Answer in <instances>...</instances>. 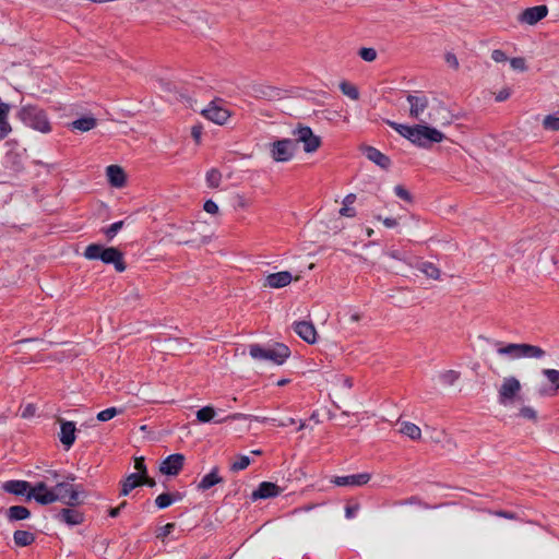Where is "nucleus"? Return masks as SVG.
Segmentation results:
<instances>
[{
    "instance_id": "obj_60",
    "label": "nucleus",
    "mask_w": 559,
    "mask_h": 559,
    "mask_svg": "<svg viewBox=\"0 0 559 559\" xmlns=\"http://www.w3.org/2000/svg\"><path fill=\"white\" fill-rule=\"evenodd\" d=\"M382 222H383L384 226L388 228H393L397 225V221L392 217H386V218L382 219Z\"/></svg>"
},
{
    "instance_id": "obj_38",
    "label": "nucleus",
    "mask_w": 559,
    "mask_h": 559,
    "mask_svg": "<svg viewBox=\"0 0 559 559\" xmlns=\"http://www.w3.org/2000/svg\"><path fill=\"white\" fill-rule=\"evenodd\" d=\"M121 413H122L121 409H118L116 407H109V408H106V409L99 412L97 414V419L99 421H107Z\"/></svg>"
},
{
    "instance_id": "obj_41",
    "label": "nucleus",
    "mask_w": 559,
    "mask_h": 559,
    "mask_svg": "<svg viewBox=\"0 0 559 559\" xmlns=\"http://www.w3.org/2000/svg\"><path fill=\"white\" fill-rule=\"evenodd\" d=\"M358 55L362 60L367 62H372L377 58V51L373 48L364 47L359 50Z\"/></svg>"
},
{
    "instance_id": "obj_5",
    "label": "nucleus",
    "mask_w": 559,
    "mask_h": 559,
    "mask_svg": "<svg viewBox=\"0 0 559 559\" xmlns=\"http://www.w3.org/2000/svg\"><path fill=\"white\" fill-rule=\"evenodd\" d=\"M83 254L87 260H100L106 264H114L118 272H123L126 270L123 254L117 248H104L102 245L91 243L85 248Z\"/></svg>"
},
{
    "instance_id": "obj_45",
    "label": "nucleus",
    "mask_w": 559,
    "mask_h": 559,
    "mask_svg": "<svg viewBox=\"0 0 559 559\" xmlns=\"http://www.w3.org/2000/svg\"><path fill=\"white\" fill-rule=\"evenodd\" d=\"M123 226V222L122 221H119V222H115L112 223L106 230H105V234L108 238H114L117 233L122 228Z\"/></svg>"
},
{
    "instance_id": "obj_39",
    "label": "nucleus",
    "mask_w": 559,
    "mask_h": 559,
    "mask_svg": "<svg viewBox=\"0 0 559 559\" xmlns=\"http://www.w3.org/2000/svg\"><path fill=\"white\" fill-rule=\"evenodd\" d=\"M543 126L547 130H559V117L548 115L544 118Z\"/></svg>"
},
{
    "instance_id": "obj_28",
    "label": "nucleus",
    "mask_w": 559,
    "mask_h": 559,
    "mask_svg": "<svg viewBox=\"0 0 559 559\" xmlns=\"http://www.w3.org/2000/svg\"><path fill=\"white\" fill-rule=\"evenodd\" d=\"M400 428V432L407 436L412 440H419L421 438V430L420 428L409 421H402Z\"/></svg>"
},
{
    "instance_id": "obj_46",
    "label": "nucleus",
    "mask_w": 559,
    "mask_h": 559,
    "mask_svg": "<svg viewBox=\"0 0 559 559\" xmlns=\"http://www.w3.org/2000/svg\"><path fill=\"white\" fill-rule=\"evenodd\" d=\"M175 528V524L174 523H167L166 525L162 526L157 534H156V537L164 540Z\"/></svg>"
},
{
    "instance_id": "obj_24",
    "label": "nucleus",
    "mask_w": 559,
    "mask_h": 559,
    "mask_svg": "<svg viewBox=\"0 0 559 559\" xmlns=\"http://www.w3.org/2000/svg\"><path fill=\"white\" fill-rule=\"evenodd\" d=\"M545 356V350L536 345L531 344H520V358H543Z\"/></svg>"
},
{
    "instance_id": "obj_40",
    "label": "nucleus",
    "mask_w": 559,
    "mask_h": 559,
    "mask_svg": "<svg viewBox=\"0 0 559 559\" xmlns=\"http://www.w3.org/2000/svg\"><path fill=\"white\" fill-rule=\"evenodd\" d=\"M250 464V459L247 455H240L233 464L231 469L234 472L242 471L247 468Z\"/></svg>"
},
{
    "instance_id": "obj_53",
    "label": "nucleus",
    "mask_w": 559,
    "mask_h": 559,
    "mask_svg": "<svg viewBox=\"0 0 559 559\" xmlns=\"http://www.w3.org/2000/svg\"><path fill=\"white\" fill-rule=\"evenodd\" d=\"M255 95L259 97L269 98L273 96L274 91L270 87L255 90Z\"/></svg>"
},
{
    "instance_id": "obj_26",
    "label": "nucleus",
    "mask_w": 559,
    "mask_h": 559,
    "mask_svg": "<svg viewBox=\"0 0 559 559\" xmlns=\"http://www.w3.org/2000/svg\"><path fill=\"white\" fill-rule=\"evenodd\" d=\"M222 480V477L218 476V469L217 467H215L209 474L202 477L198 485V488L202 490H207L215 486L216 484H219Z\"/></svg>"
},
{
    "instance_id": "obj_17",
    "label": "nucleus",
    "mask_w": 559,
    "mask_h": 559,
    "mask_svg": "<svg viewBox=\"0 0 559 559\" xmlns=\"http://www.w3.org/2000/svg\"><path fill=\"white\" fill-rule=\"evenodd\" d=\"M280 493L281 489L276 484L270 481H262L259 485L258 489L252 492V499H269L276 497Z\"/></svg>"
},
{
    "instance_id": "obj_50",
    "label": "nucleus",
    "mask_w": 559,
    "mask_h": 559,
    "mask_svg": "<svg viewBox=\"0 0 559 559\" xmlns=\"http://www.w3.org/2000/svg\"><path fill=\"white\" fill-rule=\"evenodd\" d=\"M491 58L495 62H504L507 61V55L501 49H495L491 52Z\"/></svg>"
},
{
    "instance_id": "obj_34",
    "label": "nucleus",
    "mask_w": 559,
    "mask_h": 559,
    "mask_svg": "<svg viewBox=\"0 0 559 559\" xmlns=\"http://www.w3.org/2000/svg\"><path fill=\"white\" fill-rule=\"evenodd\" d=\"M460 372L456 370H447L439 374V380L443 385H453L460 379Z\"/></svg>"
},
{
    "instance_id": "obj_20",
    "label": "nucleus",
    "mask_w": 559,
    "mask_h": 559,
    "mask_svg": "<svg viewBox=\"0 0 559 559\" xmlns=\"http://www.w3.org/2000/svg\"><path fill=\"white\" fill-rule=\"evenodd\" d=\"M366 157L374 163L376 165L380 166L383 169H386L391 165L390 158L381 153L378 148L372 146H367L364 150Z\"/></svg>"
},
{
    "instance_id": "obj_23",
    "label": "nucleus",
    "mask_w": 559,
    "mask_h": 559,
    "mask_svg": "<svg viewBox=\"0 0 559 559\" xmlns=\"http://www.w3.org/2000/svg\"><path fill=\"white\" fill-rule=\"evenodd\" d=\"M96 124H97V120L92 116H87V117H82V118H79V119L72 121L70 127L73 130H78L81 132H87V131L94 129L96 127Z\"/></svg>"
},
{
    "instance_id": "obj_19",
    "label": "nucleus",
    "mask_w": 559,
    "mask_h": 559,
    "mask_svg": "<svg viewBox=\"0 0 559 559\" xmlns=\"http://www.w3.org/2000/svg\"><path fill=\"white\" fill-rule=\"evenodd\" d=\"M75 430L73 421L61 423L59 439L67 449H70L75 441Z\"/></svg>"
},
{
    "instance_id": "obj_7",
    "label": "nucleus",
    "mask_w": 559,
    "mask_h": 559,
    "mask_svg": "<svg viewBox=\"0 0 559 559\" xmlns=\"http://www.w3.org/2000/svg\"><path fill=\"white\" fill-rule=\"evenodd\" d=\"M294 143H301L306 153H314L321 146V138L310 127L299 124L293 130Z\"/></svg>"
},
{
    "instance_id": "obj_18",
    "label": "nucleus",
    "mask_w": 559,
    "mask_h": 559,
    "mask_svg": "<svg viewBox=\"0 0 559 559\" xmlns=\"http://www.w3.org/2000/svg\"><path fill=\"white\" fill-rule=\"evenodd\" d=\"M56 518L70 525V526H74V525H79L83 522L84 520V516H83V513L80 512L79 510H75V509H71V508H64L62 509L57 515Z\"/></svg>"
},
{
    "instance_id": "obj_31",
    "label": "nucleus",
    "mask_w": 559,
    "mask_h": 559,
    "mask_svg": "<svg viewBox=\"0 0 559 559\" xmlns=\"http://www.w3.org/2000/svg\"><path fill=\"white\" fill-rule=\"evenodd\" d=\"M418 269L429 278L438 280L440 277V270L431 262H421Z\"/></svg>"
},
{
    "instance_id": "obj_51",
    "label": "nucleus",
    "mask_w": 559,
    "mask_h": 559,
    "mask_svg": "<svg viewBox=\"0 0 559 559\" xmlns=\"http://www.w3.org/2000/svg\"><path fill=\"white\" fill-rule=\"evenodd\" d=\"M445 62L455 70L459 68V60L454 53L448 52L445 55Z\"/></svg>"
},
{
    "instance_id": "obj_1",
    "label": "nucleus",
    "mask_w": 559,
    "mask_h": 559,
    "mask_svg": "<svg viewBox=\"0 0 559 559\" xmlns=\"http://www.w3.org/2000/svg\"><path fill=\"white\" fill-rule=\"evenodd\" d=\"M409 117L426 124H448L450 123L448 109L439 102L433 104L424 94H408Z\"/></svg>"
},
{
    "instance_id": "obj_33",
    "label": "nucleus",
    "mask_w": 559,
    "mask_h": 559,
    "mask_svg": "<svg viewBox=\"0 0 559 559\" xmlns=\"http://www.w3.org/2000/svg\"><path fill=\"white\" fill-rule=\"evenodd\" d=\"M542 373L551 383L552 394L559 390V370L557 369H543Z\"/></svg>"
},
{
    "instance_id": "obj_54",
    "label": "nucleus",
    "mask_w": 559,
    "mask_h": 559,
    "mask_svg": "<svg viewBox=\"0 0 559 559\" xmlns=\"http://www.w3.org/2000/svg\"><path fill=\"white\" fill-rule=\"evenodd\" d=\"M511 95V92L509 88H502L501 91H499L496 95V100L497 102H504L507 100Z\"/></svg>"
},
{
    "instance_id": "obj_30",
    "label": "nucleus",
    "mask_w": 559,
    "mask_h": 559,
    "mask_svg": "<svg viewBox=\"0 0 559 559\" xmlns=\"http://www.w3.org/2000/svg\"><path fill=\"white\" fill-rule=\"evenodd\" d=\"M182 498L180 492L171 493H162L157 496L155 499L156 507L158 509L168 508L173 502L180 500Z\"/></svg>"
},
{
    "instance_id": "obj_52",
    "label": "nucleus",
    "mask_w": 559,
    "mask_h": 559,
    "mask_svg": "<svg viewBox=\"0 0 559 559\" xmlns=\"http://www.w3.org/2000/svg\"><path fill=\"white\" fill-rule=\"evenodd\" d=\"M35 412H36V407H35V405H33V404H27V405L24 407V409L22 411L21 416H22L23 418H29V417H32V416H34V415H35Z\"/></svg>"
},
{
    "instance_id": "obj_8",
    "label": "nucleus",
    "mask_w": 559,
    "mask_h": 559,
    "mask_svg": "<svg viewBox=\"0 0 559 559\" xmlns=\"http://www.w3.org/2000/svg\"><path fill=\"white\" fill-rule=\"evenodd\" d=\"M522 385L515 377H507L503 379L498 390V402L500 405L508 406L514 402L520 393Z\"/></svg>"
},
{
    "instance_id": "obj_2",
    "label": "nucleus",
    "mask_w": 559,
    "mask_h": 559,
    "mask_svg": "<svg viewBox=\"0 0 559 559\" xmlns=\"http://www.w3.org/2000/svg\"><path fill=\"white\" fill-rule=\"evenodd\" d=\"M28 499H34L40 504H50L55 501H61L68 506L79 503V491L68 481H58L55 487L48 488L44 481L35 484L28 492Z\"/></svg>"
},
{
    "instance_id": "obj_63",
    "label": "nucleus",
    "mask_w": 559,
    "mask_h": 559,
    "mask_svg": "<svg viewBox=\"0 0 559 559\" xmlns=\"http://www.w3.org/2000/svg\"><path fill=\"white\" fill-rule=\"evenodd\" d=\"M295 424V419L294 418H288L287 420H282V421H278V426L280 427H287L289 425H294Z\"/></svg>"
},
{
    "instance_id": "obj_56",
    "label": "nucleus",
    "mask_w": 559,
    "mask_h": 559,
    "mask_svg": "<svg viewBox=\"0 0 559 559\" xmlns=\"http://www.w3.org/2000/svg\"><path fill=\"white\" fill-rule=\"evenodd\" d=\"M493 514L497 516H500V518L508 519V520H516L518 519V515L515 513L509 512V511H503V510L496 511V512H493Z\"/></svg>"
},
{
    "instance_id": "obj_36",
    "label": "nucleus",
    "mask_w": 559,
    "mask_h": 559,
    "mask_svg": "<svg viewBox=\"0 0 559 559\" xmlns=\"http://www.w3.org/2000/svg\"><path fill=\"white\" fill-rule=\"evenodd\" d=\"M222 181V174L219 170L212 168L206 174V183L210 188H217Z\"/></svg>"
},
{
    "instance_id": "obj_13",
    "label": "nucleus",
    "mask_w": 559,
    "mask_h": 559,
    "mask_svg": "<svg viewBox=\"0 0 559 559\" xmlns=\"http://www.w3.org/2000/svg\"><path fill=\"white\" fill-rule=\"evenodd\" d=\"M293 281V275L288 271L271 273L265 276L263 286L269 288H283L289 285Z\"/></svg>"
},
{
    "instance_id": "obj_21",
    "label": "nucleus",
    "mask_w": 559,
    "mask_h": 559,
    "mask_svg": "<svg viewBox=\"0 0 559 559\" xmlns=\"http://www.w3.org/2000/svg\"><path fill=\"white\" fill-rule=\"evenodd\" d=\"M2 488L12 495L23 496L26 493L28 496L33 487L26 480H9L3 484Z\"/></svg>"
},
{
    "instance_id": "obj_25",
    "label": "nucleus",
    "mask_w": 559,
    "mask_h": 559,
    "mask_svg": "<svg viewBox=\"0 0 559 559\" xmlns=\"http://www.w3.org/2000/svg\"><path fill=\"white\" fill-rule=\"evenodd\" d=\"M29 516V510L23 506H12L7 510V518L10 522L26 520Z\"/></svg>"
},
{
    "instance_id": "obj_3",
    "label": "nucleus",
    "mask_w": 559,
    "mask_h": 559,
    "mask_svg": "<svg viewBox=\"0 0 559 559\" xmlns=\"http://www.w3.org/2000/svg\"><path fill=\"white\" fill-rule=\"evenodd\" d=\"M386 123L400 135L419 147H430L432 143H440L444 139V134L436 128H431L430 124L419 123L416 126H407L390 120H388Z\"/></svg>"
},
{
    "instance_id": "obj_62",
    "label": "nucleus",
    "mask_w": 559,
    "mask_h": 559,
    "mask_svg": "<svg viewBox=\"0 0 559 559\" xmlns=\"http://www.w3.org/2000/svg\"><path fill=\"white\" fill-rule=\"evenodd\" d=\"M342 384L346 389H350L353 386V380L348 377L342 378Z\"/></svg>"
},
{
    "instance_id": "obj_9",
    "label": "nucleus",
    "mask_w": 559,
    "mask_h": 559,
    "mask_svg": "<svg viewBox=\"0 0 559 559\" xmlns=\"http://www.w3.org/2000/svg\"><path fill=\"white\" fill-rule=\"evenodd\" d=\"M296 144L292 139H283L270 145L271 157L277 163H286L294 157Z\"/></svg>"
},
{
    "instance_id": "obj_37",
    "label": "nucleus",
    "mask_w": 559,
    "mask_h": 559,
    "mask_svg": "<svg viewBox=\"0 0 559 559\" xmlns=\"http://www.w3.org/2000/svg\"><path fill=\"white\" fill-rule=\"evenodd\" d=\"M340 88H341L342 93L344 95L348 96L349 98H352L354 100L358 99L359 92L356 86H354L347 82H342L340 84Z\"/></svg>"
},
{
    "instance_id": "obj_14",
    "label": "nucleus",
    "mask_w": 559,
    "mask_h": 559,
    "mask_svg": "<svg viewBox=\"0 0 559 559\" xmlns=\"http://www.w3.org/2000/svg\"><path fill=\"white\" fill-rule=\"evenodd\" d=\"M547 13H548V9L546 5H536V7L525 9L520 14L519 20L522 23H525L528 25H534L537 22H539L540 20H543L547 15Z\"/></svg>"
},
{
    "instance_id": "obj_48",
    "label": "nucleus",
    "mask_w": 559,
    "mask_h": 559,
    "mask_svg": "<svg viewBox=\"0 0 559 559\" xmlns=\"http://www.w3.org/2000/svg\"><path fill=\"white\" fill-rule=\"evenodd\" d=\"M134 468L138 471L136 474H140L143 477L146 475V466L143 457H136L134 460Z\"/></svg>"
},
{
    "instance_id": "obj_27",
    "label": "nucleus",
    "mask_w": 559,
    "mask_h": 559,
    "mask_svg": "<svg viewBox=\"0 0 559 559\" xmlns=\"http://www.w3.org/2000/svg\"><path fill=\"white\" fill-rule=\"evenodd\" d=\"M13 540L19 547H26L35 542V535L28 531L17 530L13 534Z\"/></svg>"
},
{
    "instance_id": "obj_64",
    "label": "nucleus",
    "mask_w": 559,
    "mask_h": 559,
    "mask_svg": "<svg viewBox=\"0 0 559 559\" xmlns=\"http://www.w3.org/2000/svg\"><path fill=\"white\" fill-rule=\"evenodd\" d=\"M155 480L153 478H148L147 475L144 476V483L143 485H147L148 487L155 486Z\"/></svg>"
},
{
    "instance_id": "obj_43",
    "label": "nucleus",
    "mask_w": 559,
    "mask_h": 559,
    "mask_svg": "<svg viewBox=\"0 0 559 559\" xmlns=\"http://www.w3.org/2000/svg\"><path fill=\"white\" fill-rule=\"evenodd\" d=\"M394 192L400 199H402L404 201H407V202L413 201L412 194L401 185L395 186Z\"/></svg>"
},
{
    "instance_id": "obj_58",
    "label": "nucleus",
    "mask_w": 559,
    "mask_h": 559,
    "mask_svg": "<svg viewBox=\"0 0 559 559\" xmlns=\"http://www.w3.org/2000/svg\"><path fill=\"white\" fill-rule=\"evenodd\" d=\"M126 506H127V502H126V501H123V502H122V503H120L118 507H116V508H111V509L109 510V515H110L111 518H116V516H118V515L120 514V511H121Z\"/></svg>"
},
{
    "instance_id": "obj_44",
    "label": "nucleus",
    "mask_w": 559,
    "mask_h": 559,
    "mask_svg": "<svg viewBox=\"0 0 559 559\" xmlns=\"http://www.w3.org/2000/svg\"><path fill=\"white\" fill-rule=\"evenodd\" d=\"M510 66L513 70H516V71L523 72L526 70L525 59L521 58V57L512 58L510 60Z\"/></svg>"
},
{
    "instance_id": "obj_4",
    "label": "nucleus",
    "mask_w": 559,
    "mask_h": 559,
    "mask_svg": "<svg viewBox=\"0 0 559 559\" xmlns=\"http://www.w3.org/2000/svg\"><path fill=\"white\" fill-rule=\"evenodd\" d=\"M249 354L255 360L271 361L274 365H283L290 356L289 348L282 343H275L269 346L260 344H251L249 346Z\"/></svg>"
},
{
    "instance_id": "obj_22",
    "label": "nucleus",
    "mask_w": 559,
    "mask_h": 559,
    "mask_svg": "<svg viewBox=\"0 0 559 559\" xmlns=\"http://www.w3.org/2000/svg\"><path fill=\"white\" fill-rule=\"evenodd\" d=\"M143 483H144V478L140 474L132 473V474L128 475L124 478V480L122 481V488H121L120 495L121 496L129 495L131 490L143 485Z\"/></svg>"
},
{
    "instance_id": "obj_29",
    "label": "nucleus",
    "mask_w": 559,
    "mask_h": 559,
    "mask_svg": "<svg viewBox=\"0 0 559 559\" xmlns=\"http://www.w3.org/2000/svg\"><path fill=\"white\" fill-rule=\"evenodd\" d=\"M356 200L353 193L347 194L343 200V206L340 209V215L345 217H354L356 215L355 209L352 206Z\"/></svg>"
},
{
    "instance_id": "obj_42",
    "label": "nucleus",
    "mask_w": 559,
    "mask_h": 559,
    "mask_svg": "<svg viewBox=\"0 0 559 559\" xmlns=\"http://www.w3.org/2000/svg\"><path fill=\"white\" fill-rule=\"evenodd\" d=\"M519 415L530 420L537 419V412L531 406H523L520 408Z\"/></svg>"
},
{
    "instance_id": "obj_47",
    "label": "nucleus",
    "mask_w": 559,
    "mask_h": 559,
    "mask_svg": "<svg viewBox=\"0 0 559 559\" xmlns=\"http://www.w3.org/2000/svg\"><path fill=\"white\" fill-rule=\"evenodd\" d=\"M12 131L11 124L7 119H0V140L7 138Z\"/></svg>"
},
{
    "instance_id": "obj_11",
    "label": "nucleus",
    "mask_w": 559,
    "mask_h": 559,
    "mask_svg": "<svg viewBox=\"0 0 559 559\" xmlns=\"http://www.w3.org/2000/svg\"><path fill=\"white\" fill-rule=\"evenodd\" d=\"M183 462L185 456L182 454H170L160 463L159 472L164 475L175 476L181 471Z\"/></svg>"
},
{
    "instance_id": "obj_12",
    "label": "nucleus",
    "mask_w": 559,
    "mask_h": 559,
    "mask_svg": "<svg viewBox=\"0 0 559 559\" xmlns=\"http://www.w3.org/2000/svg\"><path fill=\"white\" fill-rule=\"evenodd\" d=\"M370 479L371 475L369 473H359L347 476H336L332 483L336 486L359 487L366 485Z\"/></svg>"
},
{
    "instance_id": "obj_59",
    "label": "nucleus",
    "mask_w": 559,
    "mask_h": 559,
    "mask_svg": "<svg viewBox=\"0 0 559 559\" xmlns=\"http://www.w3.org/2000/svg\"><path fill=\"white\" fill-rule=\"evenodd\" d=\"M251 417L252 416H250V415H246V414H241V413H236V414L229 415L224 420H227V419L240 420V419H248V418H251Z\"/></svg>"
},
{
    "instance_id": "obj_32",
    "label": "nucleus",
    "mask_w": 559,
    "mask_h": 559,
    "mask_svg": "<svg viewBox=\"0 0 559 559\" xmlns=\"http://www.w3.org/2000/svg\"><path fill=\"white\" fill-rule=\"evenodd\" d=\"M501 356H510L512 358H520V344L510 343L506 346H500L497 349Z\"/></svg>"
},
{
    "instance_id": "obj_61",
    "label": "nucleus",
    "mask_w": 559,
    "mask_h": 559,
    "mask_svg": "<svg viewBox=\"0 0 559 559\" xmlns=\"http://www.w3.org/2000/svg\"><path fill=\"white\" fill-rule=\"evenodd\" d=\"M201 129L199 127H193L192 130H191V135L193 136V139L199 142L200 139H201Z\"/></svg>"
},
{
    "instance_id": "obj_35",
    "label": "nucleus",
    "mask_w": 559,
    "mask_h": 559,
    "mask_svg": "<svg viewBox=\"0 0 559 559\" xmlns=\"http://www.w3.org/2000/svg\"><path fill=\"white\" fill-rule=\"evenodd\" d=\"M215 416V409L212 406H204L197 412V419L200 423H209Z\"/></svg>"
},
{
    "instance_id": "obj_16",
    "label": "nucleus",
    "mask_w": 559,
    "mask_h": 559,
    "mask_svg": "<svg viewBox=\"0 0 559 559\" xmlns=\"http://www.w3.org/2000/svg\"><path fill=\"white\" fill-rule=\"evenodd\" d=\"M106 176L111 187L122 188L126 185L127 176L122 167L110 165L106 168Z\"/></svg>"
},
{
    "instance_id": "obj_55",
    "label": "nucleus",
    "mask_w": 559,
    "mask_h": 559,
    "mask_svg": "<svg viewBox=\"0 0 559 559\" xmlns=\"http://www.w3.org/2000/svg\"><path fill=\"white\" fill-rule=\"evenodd\" d=\"M359 506L353 504V506H346L345 508V515L347 519H353L356 513L358 512Z\"/></svg>"
},
{
    "instance_id": "obj_15",
    "label": "nucleus",
    "mask_w": 559,
    "mask_h": 559,
    "mask_svg": "<svg viewBox=\"0 0 559 559\" xmlns=\"http://www.w3.org/2000/svg\"><path fill=\"white\" fill-rule=\"evenodd\" d=\"M294 331L307 343L313 344L317 340V331L314 325L308 321H299L294 323Z\"/></svg>"
},
{
    "instance_id": "obj_6",
    "label": "nucleus",
    "mask_w": 559,
    "mask_h": 559,
    "mask_svg": "<svg viewBox=\"0 0 559 559\" xmlns=\"http://www.w3.org/2000/svg\"><path fill=\"white\" fill-rule=\"evenodd\" d=\"M19 117L23 123L34 130L41 133H48L51 131V126L46 112L37 106H23L19 112Z\"/></svg>"
},
{
    "instance_id": "obj_10",
    "label": "nucleus",
    "mask_w": 559,
    "mask_h": 559,
    "mask_svg": "<svg viewBox=\"0 0 559 559\" xmlns=\"http://www.w3.org/2000/svg\"><path fill=\"white\" fill-rule=\"evenodd\" d=\"M202 115L210 121L223 126L231 116L229 109L218 102H211L206 108L202 110Z\"/></svg>"
},
{
    "instance_id": "obj_57",
    "label": "nucleus",
    "mask_w": 559,
    "mask_h": 559,
    "mask_svg": "<svg viewBox=\"0 0 559 559\" xmlns=\"http://www.w3.org/2000/svg\"><path fill=\"white\" fill-rule=\"evenodd\" d=\"M10 105L7 103L0 102V119H7L10 114Z\"/></svg>"
},
{
    "instance_id": "obj_49",
    "label": "nucleus",
    "mask_w": 559,
    "mask_h": 559,
    "mask_svg": "<svg viewBox=\"0 0 559 559\" xmlns=\"http://www.w3.org/2000/svg\"><path fill=\"white\" fill-rule=\"evenodd\" d=\"M203 209L206 213H210V214L218 213V205L213 200L205 201Z\"/></svg>"
}]
</instances>
